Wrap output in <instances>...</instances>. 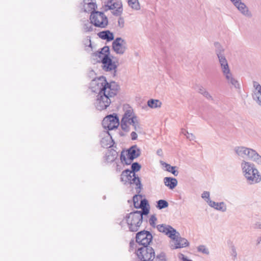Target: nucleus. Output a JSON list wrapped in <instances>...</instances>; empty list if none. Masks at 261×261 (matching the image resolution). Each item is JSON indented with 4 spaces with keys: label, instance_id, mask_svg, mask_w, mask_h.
Segmentation results:
<instances>
[{
    "label": "nucleus",
    "instance_id": "49",
    "mask_svg": "<svg viewBox=\"0 0 261 261\" xmlns=\"http://www.w3.org/2000/svg\"><path fill=\"white\" fill-rule=\"evenodd\" d=\"M234 6L237 3H238L241 0H229Z\"/></svg>",
    "mask_w": 261,
    "mask_h": 261
},
{
    "label": "nucleus",
    "instance_id": "32",
    "mask_svg": "<svg viewBox=\"0 0 261 261\" xmlns=\"http://www.w3.org/2000/svg\"><path fill=\"white\" fill-rule=\"evenodd\" d=\"M201 198L204 200L209 206L213 201L210 198V193L208 191H204L201 194Z\"/></svg>",
    "mask_w": 261,
    "mask_h": 261
},
{
    "label": "nucleus",
    "instance_id": "42",
    "mask_svg": "<svg viewBox=\"0 0 261 261\" xmlns=\"http://www.w3.org/2000/svg\"><path fill=\"white\" fill-rule=\"evenodd\" d=\"M99 52L102 53H106L109 56V48L108 46H105L102 48L101 49L100 51H99Z\"/></svg>",
    "mask_w": 261,
    "mask_h": 261
},
{
    "label": "nucleus",
    "instance_id": "45",
    "mask_svg": "<svg viewBox=\"0 0 261 261\" xmlns=\"http://www.w3.org/2000/svg\"><path fill=\"white\" fill-rule=\"evenodd\" d=\"M179 258L183 261H191V260L188 259L184 254H180L179 255Z\"/></svg>",
    "mask_w": 261,
    "mask_h": 261
},
{
    "label": "nucleus",
    "instance_id": "51",
    "mask_svg": "<svg viewBox=\"0 0 261 261\" xmlns=\"http://www.w3.org/2000/svg\"><path fill=\"white\" fill-rule=\"evenodd\" d=\"M233 252H234V253H235V255H235V256H236V255H237V253H236V251L235 249H234Z\"/></svg>",
    "mask_w": 261,
    "mask_h": 261
},
{
    "label": "nucleus",
    "instance_id": "35",
    "mask_svg": "<svg viewBox=\"0 0 261 261\" xmlns=\"http://www.w3.org/2000/svg\"><path fill=\"white\" fill-rule=\"evenodd\" d=\"M197 250L204 254L208 255L210 253L208 249L204 245H200L198 247Z\"/></svg>",
    "mask_w": 261,
    "mask_h": 261
},
{
    "label": "nucleus",
    "instance_id": "24",
    "mask_svg": "<svg viewBox=\"0 0 261 261\" xmlns=\"http://www.w3.org/2000/svg\"><path fill=\"white\" fill-rule=\"evenodd\" d=\"M164 182L165 185L170 189H173L177 185L176 179L172 177H165Z\"/></svg>",
    "mask_w": 261,
    "mask_h": 261
},
{
    "label": "nucleus",
    "instance_id": "8",
    "mask_svg": "<svg viewBox=\"0 0 261 261\" xmlns=\"http://www.w3.org/2000/svg\"><path fill=\"white\" fill-rule=\"evenodd\" d=\"M121 181L125 185L134 184L139 189L141 187L140 178L136 177L135 173L129 170H125L122 172L121 175Z\"/></svg>",
    "mask_w": 261,
    "mask_h": 261
},
{
    "label": "nucleus",
    "instance_id": "20",
    "mask_svg": "<svg viewBox=\"0 0 261 261\" xmlns=\"http://www.w3.org/2000/svg\"><path fill=\"white\" fill-rule=\"evenodd\" d=\"M238 11L243 15L251 17L252 16L251 12L249 11L247 6L241 0L238 3L234 5Z\"/></svg>",
    "mask_w": 261,
    "mask_h": 261
},
{
    "label": "nucleus",
    "instance_id": "50",
    "mask_svg": "<svg viewBox=\"0 0 261 261\" xmlns=\"http://www.w3.org/2000/svg\"><path fill=\"white\" fill-rule=\"evenodd\" d=\"M261 242V236L258 237L256 239V244L258 245Z\"/></svg>",
    "mask_w": 261,
    "mask_h": 261
},
{
    "label": "nucleus",
    "instance_id": "23",
    "mask_svg": "<svg viewBox=\"0 0 261 261\" xmlns=\"http://www.w3.org/2000/svg\"><path fill=\"white\" fill-rule=\"evenodd\" d=\"M101 146L105 148H109L113 145V141L108 132L104 133V136L100 141Z\"/></svg>",
    "mask_w": 261,
    "mask_h": 261
},
{
    "label": "nucleus",
    "instance_id": "43",
    "mask_svg": "<svg viewBox=\"0 0 261 261\" xmlns=\"http://www.w3.org/2000/svg\"><path fill=\"white\" fill-rule=\"evenodd\" d=\"M186 137L190 141L194 140L195 139V136L193 134L189 133V132L188 133Z\"/></svg>",
    "mask_w": 261,
    "mask_h": 261
},
{
    "label": "nucleus",
    "instance_id": "11",
    "mask_svg": "<svg viewBox=\"0 0 261 261\" xmlns=\"http://www.w3.org/2000/svg\"><path fill=\"white\" fill-rule=\"evenodd\" d=\"M174 234V236L170 238V245L172 249L183 248L188 245V241L186 239L181 238L178 232L176 231Z\"/></svg>",
    "mask_w": 261,
    "mask_h": 261
},
{
    "label": "nucleus",
    "instance_id": "46",
    "mask_svg": "<svg viewBox=\"0 0 261 261\" xmlns=\"http://www.w3.org/2000/svg\"><path fill=\"white\" fill-rule=\"evenodd\" d=\"M206 89L205 88H204L203 87H200L198 90V92L200 93L201 94H203L204 92H205L206 91Z\"/></svg>",
    "mask_w": 261,
    "mask_h": 261
},
{
    "label": "nucleus",
    "instance_id": "26",
    "mask_svg": "<svg viewBox=\"0 0 261 261\" xmlns=\"http://www.w3.org/2000/svg\"><path fill=\"white\" fill-rule=\"evenodd\" d=\"M94 27L93 23L91 20L90 21H85L83 25V31L86 33L93 32L95 30Z\"/></svg>",
    "mask_w": 261,
    "mask_h": 261
},
{
    "label": "nucleus",
    "instance_id": "31",
    "mask_svg": "<svg viewBox=\"0 0 261 261\" xmlns=\"http://www.w3.org/2000/svg\"><path fill=\"white\" fill-rule=\"evenodd\" d=\"M85 45V49L88 53L92 51V46L91 42V40L89 38H87L84 41Z\"/></svg>",
    "mask_w": 261,
    "mask_h": 261
},
{
    "label": "nucleus",
    "instance_id": "44",
    "mask_svg": "<svg viewBox=\"0 0 261 261\" xmlns=\"http://www.w3.org/2000/svg\"><path fill=\"white\" fill-rule=\"evenodd\" d=\"M147 204V201L145 199L141 200V203L140 204V206L141 208L145 207L146 205Z\"/></svg>",
    "mask_w": 261,
    "mask_h": 261
},
{
    "label": "nucleus",
    "instance_id": "41",
    "mask_svg": "<svg viewBox=\"0 0 261 261\" xmlns=\"http://www.w3.org/2000/svg\"><path fill=\"white\" fill-rule=\"evenodd\" d=\"M118 26L122 28L124 25V20L122 17H119L118 20Z\"/></svg>",
    "mask_w": 261,
    "mask_h": 261
},
{
    "label": "nucleus",
    "instance_id": "18",
    "mask_svg": "<svg viewBox=\"0 0 261 261\" xmlns=\"http://www.w3.org/2000/svg\"><path fill=\"white\" fill-rule=\"evenodd\" d=\"M97 8L96 0H84L83 3V8L85 12H94Z\"/></svg>",
    "mask_w": 261,
    "mask_h": 261
},
{
    "label": "nucleus",
    "instance_id": "28",
    "mask_svg": "<svg viewBox=\"0 0 261 261\" xmlns=\"http://www.w3.org/2000/svg\"><path fill=\"white\" fill-rule=\"evenodd\" d=\"M162 105V102L159 99H150L147 101V106L151 109L160 108Z\"/></svg>",
    "mask_w": 261,
    "mask_h": 261
},
{
    "label": "nucleus",
    "instance_id": "9",
    "mask_svg": "<svg viewBox=\"0 0 261 261\" xmlns=\"http://www.w3.org/2000/svg\"><path fill=\"white\" fill-rule=\"evenodd\" d=\"M140 154V149L135 145L130 147L127 152H122L120 156V160L122 163L129 165L134 159L138 157Z\"/></svg>",
    "mask_w": 261,
    "mask_h": 261
},
{
    "label": "nucleus",
    "instance_id": "47",
    "mask_svg": "<svg viewBox=\"0 0 261 261\" xmlns=\"http://www.w3.org/2000/svg\"><path fill=\"white\" fill-rule=\"evenodd\" d=\"M255 228L257 229H261V222H257L255 224Z\"/></svg>",
    "mask_w": 261,
    "mask_h": 261
},
{
    "label": "nucleus",
    "instance_id": "25",
    "mask_svg": "<svg viewBox=\"0 0 261 261\" xmlns=\"http://www.w3.org/2000/svg\"><path fill=\"white\" fill-rule=\"evenodd\" d=\"M160 164L163 167L165 170L172 173L174 176L178 175V172L175 169V166H171L170 165L162 161H160Z\"/></svg>",
    "mask_w": 261,
    "mask_h": 261
},
{
    "label": "nucleus",
    "instance_id": "1",
    "mask_svg": "<svg viewBox=\"0 0 261 261\" xmlns=\"http://www.w3.org/2000/svg\"><path fill=\"white\" fill-rule=\"evenodd\" d=\"M90 88L93 92L97 94L94 102L95 108L101 111L109 106L111 102V98L116 95L119 86L114 82L109 83L106 77L102 76L93 80L90 83Z\"/></svg>",
    "mask_w": 261,
    "mask_h": 261
},
{
    "label": "nucleus",
    "instance_id": "4",
    "mask_svg": "<svg viewBox=\"0 0 261 261\" xmlns=\"http://www.w3.org/2000/svg\"><path fill=\"white\" fill-rule=\"evenodd\" d=\"M236 154L239 158L248 159L258 165H261V155L253 149L243 146H237L234 148Z\"/></svg>",
    "mask_w": 261,
    "mask_h": 261
},
{
    "label": "nucleus",
    "instance_id": "22",
    "mask_svg": "<svg viewBox=\"0 0 261 261\" xmlns=\"http://www.w3.org/2000/svg\"><path fill=\"white\" fill-rule=\"evenodd\" d=\"M159 231L165 233L170 238L174 236V233L176 232V230L169 225H159L157 226Z\"/></svg>",
    "mask_w": 261,
    "mask_h": 261
},
{
    "label": "nucleus",
    "instance_id": "19",
    "mask_svg": "<svg viewBox=\"0 0 261 261\" xmlns=\"http://www.w3.org/2000/svg\"><path fill=\"white\" fill-rule=\"evenodd\" d=\"M226 83L230 86L236 89L240 88V84L238 80L234 76L231 71L223 75Z\"/></svg>",
    "mask_w": 261,
    "mask_h": 261
},
{
    "label": "nucleus",
    "instance_id": "33",
    "mask_svg": "<svg viewBox=\"0 0 261 261\" xmlns=\"http://www.w3.org/2000/svg\"><path fill=\"white\" fill-rule=\"evenodd\" d=\"M168 205L169 204L167 201L165 200H159L157 201V205H156V207L158 209L161 210L167 207Z\"/></svg>",
    "mask_w": 261,
    "mask_h": 261
},
{
    "label": "nucleus",
    "instance_id": "14",
    "mask_svg": "<svg viewBox=\"0 0 261 261\" xmlns=\"http://www.w3.org/2000/svg\"><path fill=\"white\" fill-rule=\"evenodd\" d=\"M112 47L116 54L123 55L126 49V42L121 38H117L113 41Z\"/></svg>",
    "mask_w": 261,
    "mask_h": 261
},
{
    "label": "nucleus",
    "instance_id": "38",
    "mask_svg": "<svg viewBox=\"0 0 261 261\" xmlns=\"http://www.w3.org/2000/svg\"><path fill=\"white\" fill-rule=\"evenodd\" d=\"M135 212H139L141 214L142 218H143V215H146L149 213V209L147 207H143L142 208V211H136Z\"/></svg>",
    "mask_w": 261,
    "mask_h": 261
},
{
    "label": "nucleus",
    "instance_id": "21",
    "mask_svg": "<svg viewBox=\"0 0 261 261\" xmlns=\"http://www.w3.org/2000/svg\"><path fill=\"white\" fill-rule=\"evenodd\" d=\"M210 206L222 213H225L227 211V205L224 201L215 202L213 201L210 205Z\"/></svg>",
    "mask_w": 261,
    "mask_h": 261
},
{
    "label": "nucleus",
    "instance_id": "5",
    "mask_svg": "<svg viewBox=\"0 0 261 261\" xmlns=\"http://www.w3.org/2000/svg\"><path fill=\"white\" fill-rule=\"evenodd\" d=\"M127 223L129 229L131 231H137L142 222L141 214L139 212L130 213L123 220Z\"/></svg>",
    "mask_w": 261,
    "mask_h": 261
},
{
    "label": "nucleus",
    "instance_id": "40",
    "mask_svg": "<svg viewBox=\"0 0 261 261\" xmlns=\"http://www.w3.org/2000/svg\"><path fill=\"white\" fill-rule=\"evenodd\" d=\"M140 196L137 195L134 196V197H133V201H134V206L136 207H137L139 206V204L137 202H138L139 199H140Z\"/></svg>",
    "mask_w": 261,
    "mask_h": 261
},
{
    "label": "nucleus",
    "instance_id": "34",
    "mask_svg": "<svg viewBox=\"0 0 261 261\" xmlns=\"http://www.w3.org/2000/svg\"><path fill=\"white\" fill-rule=\"evenodd\" d=\"M117 156H115V155H113L111 154L110 151H108L106 154V156L105 157V160L107 162H111L114 161Z\"/></svg>",
    "mask_w": 261,
    "mask_h": 261
},
{
    "label": "nucleus",
    "instance_id": "29",
    "mask_svg": "<svg viewBox=\"0 0 261 261\" xmlns=\"http://www.w3.org/2000/svg\"><path fill=\"white\" fill-rule=\"evenodd\" d=\"M127 3L129 7L134 10L138 11L141 9L138 0H127Z\"/></svg>",
    "mask_w": 261,
    "mask_h": 261
},
{
    "label": "nucleus",
    "instance_id": "48",
    "mask_svg": "<svg viewBox=\"0 0 261 261\" xmlns=\"http://www.w3.org/2000/svg\"><path fill=\"white\" fill-rule=\"evenodd\" d=\"M188 133V132L184 128L181 129V134H183L185 136H187Z\"/></svg>",
    "mask_w": 261,
    "mask_h": 261
},
{
    "label": "nucleus",
    "instance_id": "2",
    "mask_svg": "<svg viewBox=\"0 0 261 261\" xmlns=\"http://www.w3.org/2000/svg\"><path fill=\"white\" fill-rule=\"evenodd\" d=\"M124 114L122 116L120 125L122 129L125 132L134 130L130 133L132 140H135L138 138V134H142L143 128L141 124L139 118L135 114L133 109L128 105H124L123 107Z\"/></svg>",
    "mask_w": 261,
    "mask_h": 261
},
{
    "label": "nucleus",
    "instance_id": "10",
    "mask_svg": "<svg viewBox=\"0 0 261 261\" xmlns=\"http://www.w3.org/2000/svg\"><path fill=\"white\" fill-rule=\"evenodd\" d=\"M106 10L112 11L114 15L119 16L123 11L121 0H108L105 5Z\"/></svg>",
    "mask_w": 261,
    "mask_h": 261
},
{
    "label": "nucleus",
    "instance_id": "12",
    "mask_svg": "<svg viewBox=\"0 0 261 261\" xmlns=\"http://www.w3.org/2000/svg\"><path fill=\"white\" fill-rule=\"evenodd\" d=\"M119 124V119L116 116L108 115L104 118L102 122L103 127L109 130L117 128Z\"/></svg>",
    "mask_w": 261,
    "mask_h": 261
},
{
    "label": "nucleus",
    "instance_id": "6",
    "mask_svg": "<svg viewBox=\"0 0 261 261\" xmlns=\"http://www.w3.org/2000/svg\"><path fill=\"white\" fill-rule=\"evenodd\" d=\"M136 254L138 261H152L155 257V253L152 247L143 246L138 248Z\"/></svg>",
    "mask_w": 261,
    "mask_h": 261
},
{
    "label": "nucleus",
    "instance_id": "13",
    "mask_svg": "<svg viewBox=\"0 0 261 261\" xmlns=\"http://www.w3.org/2000/svg\"><path fill=\"white\" fill-rule=\"evenodd\" d=\"M136 242L143 246H147L152 239V234L147 231H141L137 233Z\"/></svg>",
    "mask_w": 261,
    "mask_h": 261
},
{
    "label": "nucleus",
    "instance_id": "17",
    "mask_svg": "<svg viewBox=\"0 0 261 261\" xmlns=\"http://www.w3.org/2000/svg\"><path fill=\"white\" fill-rule=\"evenodd\" d=\"M253 87L252 98L258 106L261 107V86L258 82L254 81L253 83Z\"/></svg>",
    "mask_w": 261,
    "mask_h": 261
},
{
    "label": "nucleus",
    "instance_id": "3",
    "mask_svg": "<svg viewBox=\"0 0 261 261\" xmlns=\"http://www.w3.org/2000/svg\"><path fill=\"white\" fill-rule=\"evenodd\" d=\"M242 174L246 182L249 185H255L261 181V174L255 165L245 160L240 163Z\"/></svg>",
    "mask_w": 261,
    "mask_h": 261
},
{
    "label": "nucleus",
    "instance_id": "7",
    "mask_svg": "<svg viewBox=\"0 0 261 261\" xmlns=\"http://www.w3.org/2000/svg\"><path fill=\"white\" fill-rule=\"evenodd\" d=\"M90 20L95 27L101 28H106L108 24V19L106 15L101 12L95 11L90 15Z\"/></svg>",
    "mask_w": 261,
    "mask_h": 261
},
{
    "label": "nucleus",
    "instance_id": "16",
    "mask_svg": "<svg viewBox=\"0 0 261 261\" xmlns=\"http://www.w3.org/2000/svg\"><path fill=\"white\" fill-rule=\"evenodd\" d=\"M217 55L223 75L231 72L228 62L223 54L221 51H217Z\"/></svg>",
    "mask_w": 261,
    "mask_h": 261
},
{
    "label": "nucleus",
    "instance_id": "36",
    "mask_svg": "<svg viewBox=\"0 0 261 261\" xmlns=\"http://www.w3.org/2000/svg\"><path fill=\"white\" fill-rule=\"evenodd\" d=\"M141 169V166L137 162L134 163L132 165V172L135 173V172H137L139 171Z\"/></svg>",
    "mask_w": 261,
    "mask_h": 261
},
{
    "label": "nucleus",
    "instance_id": "39",
    "mask_svg": "<svg viewBox=\"0 0 261 261\" xmlns=\"http://www.w3.org/2000/svg\"><path fill=\"white\" fill-rule=\"evenodd\" d=\"M202 95L203 96H204L208 100H213V96L211 95V94L207 90H206V91L203 93Z\"/></svg>",
    "mask_w": 261,
    "mask_h": 261
},
{
    "label": "nucleus",
    "instance_id": "27",
    "mask_svg": "<svg viewBox=\"0 0 261 261\" xmlns=\"http://www.w3.org/2000/svg\"><path fill=\"white\" fill-rule=\"evenodd\" d=\"M98 36L102 39L107 40L108 41H110L114 39L113 34L109 31H105L99 33Z\"/></svg>",
    "mask_w": 261,
    "mask_h": 261
},
{
    "label": "nucleus",
    "instance_id": "15",
    "mask_svg": "<svg viewBox=\"0 0 261 261\" xmlns=\"http://www.w3.org/2000/svg\"><path fill=\"white\" fill-rule=\"evenodd\" d=\"M101 67L104 71L111 72L113 74V76L116 75L117 66L115 62H113L110 57L103 59Z\"/></svg>",
    "mask_w": 261,
    "mask_h": 261
},
{
    "label": "nucleus",
    "instance_id": "37",
    "mask_svg": "<svg viewBox=\"0 0 261 261\" xmlns=\"http://www.w3.org/2000/svg\"><path fill=\"white\" fill-rule=\"evenodd\" d=\"M156 220L157 219L154 215L151 216L149 220L150 224L152 226H154Z\"/></svg>",
    "mask_w": 261,
    "mask_h": 261
},
{
    "label": "nucleus",
    "instance_id": "30",
    "mask_svg": "<svg viewBox=\"0 0 261 261\" xmlns=\"http://www.w3.org/2000/svg\"><path fill=\"white\" fill-rule=\"evenodd\" d=\"M93 56L96 57L97 62L102 63L103 62V59L105 58H108L109 57L108 55L106 53H102L99 51H97L93 54Z\"/></svg>",
    "mask_w": 261,
    "mask_h": 261
}]
</instances>
